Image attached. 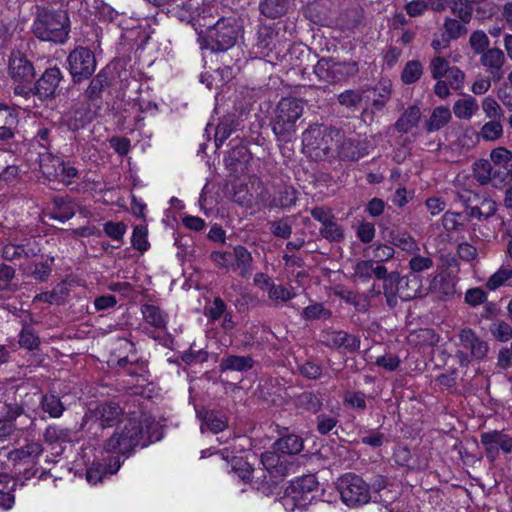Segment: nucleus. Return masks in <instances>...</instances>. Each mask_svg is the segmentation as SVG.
I'll return each instance as SVG.
<instances>
[{
    "label": "nucleus",
    "instance_id": "6e6d98bb",
    "mask_svg": "<svg viewBox=\"0 0 512 512\" xmlns=\"http://www.w3.org/2000/svg\"><path fill=\"white\" fill-rule=\"evenodd\" d=\"M279 452L267 451L261 455V462L269 471L282 472V461Z\"/></svg>",
    "mask_w": 512,
    "mask_h": 512
},
{
    "label": "nucleus",
    "instance_id": "4be33fe9",
    "mask_svg": "<svg viewBox=\"0 0 512 512\" xmlns=\"http://www.w3.org/2000/svg\"><path fill=\"white\" fill-rule=\"evenodd\" d=\"M479 110L477 100L473 96H465L458 99L453 105V113L456 118L470 120Z\"/></svg>",
    "mask_w": 512,
    "mask_h": 512
},
{
    "label": "nucleus",
    "instance_id": "a211bd4d",
    "mask_svg": "<svg viewBox=\"0 0 512 512\" xmlns=\"http://www.w3.org/2000/svg\"><path fill=\"white\" fill-rule=\"evenodd\" d=\"M430 290L439 298H451L456 293V281L446 272H440L434 275Z\"/></svg>",
    "mask_w": 512,
    "mask_h": 512
},
{
    "label": "nucleus",
    "instance_id": "7c9ffc66",
    "mask_svg": "<svg viewBox=\"0 0 512 512\" xmlns=\"http://www.w3.org/2000/svg\"><path fill=\"white\" fill-rule=\"evenodd\" d=\"M63 160L49 152L40 153L39 156V166L41 172L48 178L51 179V176H55L56 168H59L61 162Z\"/></svg>",
    "mask_w": 512,
    "mask_h": 512
},
{
    "label": "nucleus",
    "instance_id": "58836bf2",
    "mask_svg": "<svg viewBox=\"0 0 512 512\" xmlns=\"http://www.w3.org/2000/svg\"><path fill=\"white\" fill-rule=\"evenodd\" d=\"M422 73V64L417 60H412L405 65L401 78L405 84H412L421 77Z\"/></svg>",
    "mask_w": 512,
    "mask_h": 512
},
{
    "label": "nucleus",
    "instance_id": "4c0bfd02",
    "mask_svg": "<svg viewBox=\"0 0 512 512\" xmlns=\"http://www.w3.org/2000/svg\"><path fill=\"white\" fill-rule=\"evenodd\" d=\"M408 262V267L413 273H421L431 269L434 261L429 255H421L419 252L413 253Z\"/></svg>",
    "mask_w": 512,
    "mask_h": 512
},
{
    "label": "nucleus",
    "instance_id": "cd10ccee",
    "mask_svg": "<svg viewBox=\"0 0 512 512\" xmlns=\"http://www.w3.org/2000/svg\"><path fill=\"white\" fill-rule=\"evenodd\" d=\"M451 118L452 116L449 108L444 106L436 107L426 123L427 131L434 132L440 130L450 122Z\"/></svg>",
    "mask_w": 512,
    "mask_h": 512
},
{
    "label": "nucleus",
    "instance_id": "4d7b16f0",
    "mask_svg": "<svg viewBox=\"0 0 512 512\" xmlns=\"http://www.w3.org/2000/svg\"><path fill=\"white\" fill-rule=\"evenodd\" d=\"M234 251L224 252V251H214L210 255V259L212 262L220 269H225L226 271L232 270Z\"/></svg>",
    "mask_w": 512,
    "mask_h": 512
},
{
    "label": "nucleus",
    "instance_id": "c756f323",
    "mask_svg": "<svg viewBox=\"0 0 512 512\" xmlns=\"http://www.w3.org/2000/svg\"><path fill=\"white\" fill-rule=\"evenodd\" d=\"M253 366V359L250 356H228L221 361V368L224 370L246 371Z\"/></svg>",
    "mask_w": 512,
    "mask_h": 512
},
{
    "label": "nucleus",
    "instance_id": "603ef678",
    "mask_svg": "<svg viewBox=\"0 0 512 512\" xmlns=\"http://www.w3.org/2000/svg\"><path fill=\"white\" fill-rule=\"evenodd\" d=\"M147 235L148 230L146 226H136L132 234V246L141 252L148 250L150 245L147 240Z\"/></svg>",
    "mask_w": 512,
    "mask_h": 512
},
{
    "label": "nucleus",
    "instance_id": "2f4dec72",
    "mask_svg": "<svg viewBox=\"0 0 512 512\" xmlns=\"http://www.w3.org/2000/svg\"><path fill=\"white\" fill-rule=\"evenodd\" d=\"M443 28L445 31L446 37L451 40H457L461 38L462 36L466 35L468 32V29L466 27V24L463 22L455 19L446 17L443 23Z\"/></svg>",
    "mask_w": 512,
    "mask_h": 512
},
{
    "label": "nucleus",
    "instance_id": "69168bd1",
    "mask_svg": "<svg viewBox=\"0 0 512 512\" xmlns=\"http://www.w3.org/2000/svg\"><path fill=\"white\" fill-rule=\"evenodd\" d=\"M395 254V250L392 246L386 244H377L373 250L374 263L385 262L392 259Z\"/></svg>",
    "mask_w": 512,
    "mask_h": 512
},
{
    "label": "nucleus",
    "instance_id": "bf43d9fd",
    "mask_svg": "<svg viewBox=\"0 0 512 512\" xmlns=\"http://www.w3.org/2000/svg\"><path fill=\"white\" fill-rule=\"evenodd\" d=\"M43 451L42 445L38 442H31L14 451L15 458H37Z\"/></svg>",
    "mask_w": 512,
    "mask_h": 512
},
{
    "label": "nucleus",
    "instance_id": "49530a36",
    "mask_svg": "<svg viewBox=\"0 0 512 512\" xmlns=\"http://www.w3.org/2000/svg\"><path fill=\"white\" fill-rule=\"evenodd\" d=\"M512 277V271L506 268L498 269L492 274L486 282V287L491 290H497L505 285V283Z\"/></svg>",
    "mask_w": 512,
    "mask_h": 512
},
{
    "label": "nucleus",
    "instance_id": "393cba45",
    "mask_svg": "<svg viewBox=\"0 0 512 512\" xmlns=\"http://www.w3.org/2000/svg\"><path fill=\"white\" fill-rule=\"evenodd\" d=\"M274 449L281 455H296L303 449V440L297 435H287L275 442Z\"/></svg>",
    "mask_w": 512,
    "mask_h": 512
},
{
    "label": "nucleus",
    "instance_id": "052dcab7",
    "mask_svg": "<svg viewBox=\"0 0 512 512\" xmlns=\"http://www.w3.org/2000/svg\"><path fill=\"white\" fill-rule=\"evenodd\" d=\"M302 314L306 319H328L331 316V312L319 303L309 305Z\"/></svg>",
    "mask_w": 512,
    "mask_h": 512
},
{
    "label": "nucleus",
    "instance_id": "aec40b11",
    "mask_svg": "<svg viewBox=\"0 0 512 512\" xmlns=\"http://www.w3.org/2000/svg\"><path fill=\"white\" fill-rule=\"evenodd\" d=\"M388 241L405 252L411 254L420 252L416 240L408 232L399 230L389 231Z\"/></svg>",
    "mask_w": 512,
    "mask_h": 512
},
{
    "label": "nucleus",
    "instance_id": "0eeeda50",
    "mask_svg": "<svg viewBox=\"0 0 512 512\" xmlns=\"http://www.w3.org/2000/svg\"><path fill=\"white\" fill-rule=\"evenodd\" d=\"M358 71L359 68L356 61H340L332 57H323L314 66V73L318 79L327 83L345 81L355 76Z\"/></svg>",
    "mask_w": 512,
    "mask_h": 512
},
{
    "label": "nucleus",
    "instance_id": "ddd939ff",
    "mask_svg": "<svg viewBox=\"0 0 512 512\" xmlns=\"http://www.w3.org/2000/svg\"><path fill=\"white\" fill-rule=\"evenodd\" d=\"M9 75L15 81H29L34 76V67L24 54L12 52L9 59Z\"/></svg>",
    "mask_w": 512,
    "mask_h": 512
},
{
    "label": "nucleus",
    "instance_id": "b1692460",
    "mask_svg": "<svg viewBox=\"0 0 512 512\" xmlns=\"http://www.w3.org/2000/svg\"><path fill=\"white\" fill-rule=\"evenodd\" d=\"M141 312L145 322L152 327L156 329L166 328L168 317L158 306L144 304L141 308Z\"/></svg>",
    "mask_w": 512,
    "mask_h": 512
},
{
    "label": "nucleus",
    "instance_id": "ea45409f",
    "mask_svg": "<svg viewBox=\"0 0 512 512\" xmlns=\"http://www.w3.org/2000/svg\"><path fill=\"white\" fill-rule=\"evenodd\" d=\"M450 67L448 60L441 55H435L429 62V70L433 79H442Z\"/></svg>",
    "mask_w": 512,
    "mask_h": 512
},
{
    "label": "nucleus",
    "instance_id": "c85d7f7f",
    "mask_svg": "<svg viewBox=\"0 0 512 512\" xmlns=\"http://www.w3.org/2000/svg\"><path fill=\"white\" fill-rule=\"evenodd\" d=\"M340 153L344 158L358 160L368 154L367 147L357 139L349 138L343 142Z\"/></svg>",
    "mask_w": 512,
    "mask_h": 512
},
{
    "label": "nucleus",
    "instance_id": "a19ab883",
    "mask_svg": "<svg viewBox=\"0 0 512 512\" xmlns=\"http://www.w3.org/2000/svg\"><path fill=\"white\" fill-rule=\"evenodd\" d=\"M469 44L475 54L481 55L486 50L490 49V40L486 33L482 30L474 31L469 38Z\"/></svg>",
    "mask_w": 512,
    "mask_h": 512
},
{
    "label": "nucleus",
    "instance_id": "20e7f679",
    "mask_svg": "<svg viewBox=\"0 0 512 512\" xmlns=\"http://www.w3.org/2000/svg\"><path fill=\"white\" fill-rule=\"evenodd\" d=\"M35 36L44 41L63 43L69 33V18L65 11H43L33 24Z\"/></svg>",
    "mask_w": 512,
    "mask_h": 512
},
{
    "label": "nucleus",
    "instance_id": "39448f33",
    "mask_svg": "<svg viewBox=\"0 0 512 512\" xmlns=\"http://www.w3.org/2000/svg\"><path fill=\"white\" fill-rule=\"evenodd\" d=\"M122 409L115 403H101L94 408H89L85 413L81 429L94 437H99V432L108 427L118 425L123 419Z\"/></svg>",
    "mask_w": 512,
    "mask_h": 512
},
{
    "label": "nucleus",
    "instance_id": "5701e85b",
    "mask_svg": "<svg viewBox=\"0 0 512 512\" xmlns=\"http://www.w3.org/2000/svg\"><path fill=\"white\" fill-rule=\"evenodd\" d=\"M421 118V111L417 105L409 106L395 123L397 131L407 133L415 128Z\"/></svg>",
    "mask_w": 512,
    "mask_h": 512
},
{
    "label": "nucleus",
    "instance_id": "5fc2aeb1",
    "mask_svg": "<svg viewBox=\"0 0 512 512\" xmlns=\"http://www.w3.org/2000/svg\"><path fill=\"white\" fill-rule=\"evenodd\" d=\"M65 293H66L65 286L58 285L52 291H47V292L37 294L34 298V301H42V302H46L49 304H59L62 301L63 295Z\"/></svg>",
    "mask_w": 512,
    "mask_h": 512
},
{
    "label": "nucleus",
    "instance_id": "dca6fc26",
    "mask_svg": "<svg viewBox=\"0 0 512 512\" xmlns=\"http://www.w3.org/2000/svg\"><path fill=\"white\" fill-rule=\"evenodd\" d=\"M232 271L238 272L242 278H249L253 272L252 254L242 245L234 247Z\"/></svg>",
    "mask_w": 512,
    "mask_h": 512
},
{
    "label": "nucleus",
    "instance_id": "f257e3e1",
    "mask_svg": "<svg viewBox=\"0 0 512 512\" xmlns=\"http://www.w3.org/2000/svg\"><path fill=\"white\" fill-rule=\"evenodd\" d=\"M152 428L156 429L157 424L150 422L146 415L134 412L119 422L112 435L104 441L103 449L108 453L128 455L137 446L145 447L160 440L159 435L150 434Z\"/></svg>",
    "mask_w": 512,
    "mask_h": 512
},
{
    "label": "nucleus",
    "instance_id": "3c124183",
    "mask_svg": "<svg viewBox=\"0 0 512 512\" xmlns=\"http://www.w3.org/2000/svg\"><path fill=\"white\" fill-rule=\"evenodd\" d=\"M23 409L17 403L0 401V418L6 422L15 423V420L22 414Z\"/></svg>",
    "mask_w": 512,
    "mask_h": 512
},
{
    "label": "nucleus",
    "instance_id": "8fccbe9b",
    "mask_svg": "<svg viewBox=\"0 0 512 512\" xmlns=\"http://www.w3.org/2000/svg\"><path fill=\"white\" fill-rule=\"evenodd\" d=\"M482 110L490 120H501L503 111L499 103L492 97H485L482 101Z\"/></svg>",
    "mask_w": 512,
    "mask_h": 512
},
{
    "label": "nucleus",
    "instance_id": "774afa93",
    "mask_svg": "<svg viewBox=\"0 0 512 512\" xmlns=\"http://www.w3.org/2000/svg\"><path fill=\"white\" fill-rule=\"evenodd\" d=\"M104 231L113 240H121L126 232V226L122 222L109 221L104 224Z\"/></svg>",
    "mask_w": 512,
    "mask_h": 512
},
{
    "label": "nucleus",
    "instance_id": "680f3d73",
    "mask_svg": "<svg viewBox=\"0 0 512 512\" xmlns=\"http://www.w3.org/2000/svg\"><path fill=\"white\" fill-rule=\"evenodd\" d=\"M445 76L451 89L458 90L463 87L465 73L459 67L451 66Z\"/></svg>",
    "mask_w": 512,
    "mask_h": 512
},
{
    "label": "nucleus",
    "instance_id": "7ed1b4c3",
    "mask_svg": "<svg viewBox=\"0 0 512 512\" xmlns=\"http://www.w3.org/2000/svg\"><path fill=\"white\" fill-rule=\"evenodd\" d=\"M242 27L234 18H221L213 26L206 29L203 40V47L213 52H223L232 48L240 35Z\"/></svg>",
    "mask_w": 512,
    "mask_h": 512
},
{
    "label": "nucleus",
    "instance_id": "de8ad7c7",
    "mask_svg": "<svg viewBox=\"0 0 512 512\" xmlns=\"http://www.w3.org/2000/svg\"><path fill=\"white\" fill-rule=\"evenodd\" d=\"M491 160L495 166L509 170L508 166L512 161V152L505 147H498L491 151Z\"/></svg>",
    "mask_w": 512,
    "mask_h": 512
},
{
    "label": "nucleus",
    "instance_id": "412c9836",
    "mask_svg": "<svg viewBox=\"0 0 512 512\" xmlns=\"http://www.w3.org/2000/svg\"><path fill=\"white\" fill-rule=\"evenodd\" d=\"M321 342L331 348L355 346V339L343 331H325L321 334Z\"/></svg>",
    "mask_w": 512,
    "mask_h": 512
},
{
    "label": "nucleus",
    "instance_id": "13d9d810",
    "mask_svg": "<svg viewBox=\"0 0 512 512\" xmlns=\"http://www.w3.org/2000/svg\"><path fill=\"white\" fill-rule=\"evenodd\" d=\"M452 13L464 24H468L473 15V8L467 3L462 1H454L452 6Z\"/></svg>",
    "mask_w": 512,
    "mask_h": 512
},
{
    "label": "nucleus",
    "instance_id": "0e129e2a",
    "mask_svg": "<svg viewBox=\"0 0 512 512\" xmlns=\"http://www.w3.org/2000/svg\"><path fill=\"white\" fill-rule=\"evenodd\" d=\"M376 229L373 223L363 221L356 230V235L362 243H370L375 237Z\"/></svg>",
    "mask_w": 512,
    "mask_h": 512
},
{
    "label": "nucleus",
    "instance_id": "09e8293b",
    "mask_svg": "<svg viewBox=\"0 0 512 512\" xmlns=\"http://www.w3.org/2000/svg\"><path fill=\"white\" fill-rule=\"evenodd\" d=\"M295 294L283 285L270 284L268 289V297L275 303L287 302L292 299Z\"/></svg>",
    "mask_w": 512,
    "mask_h": 512
},
{
    "label": "nucleus",
    "instance_id": "79ce46f5",
    "mask_svg": "<svg viewBox=\"0 0 512 512\" xmlns=\"http://www.w3.org/2000/svg\"><path fill=\"white\" fill-rule=\"evenodd\" d=\"M299 407L308 411L317 412L322 407V400L310 391H305L297 397Z\"/></svg>",
    "mask_w": 512,
    "mask_h": 512
},
{
    "label": "nucleus",
    "instance_id": "423d86ee",
    "mask_svg": "<svg viewBox=\"0 0 512 512\" xmlns=\"http://www.w3.org/2000/svg\"><path fill=\"white\" fill-rule=\"evenodd\" d=\"M342 502L355 508L367 504L371 499L370 486L359 475L347 473L337 481Z\"/></svg>",
    "mask_w": 512,
    "mask_h": 512
},
{
    "label": "nucleus",
    "instance_id": "bb28decb",
    "mask_svg": "<svg viewBox=\"0 0 512 512\" xmlns=\"http://www.w3.org/2000/svg\"><path fill=\"white\" fill-rule=\"evenodd\" d=\"M119 459H115L113 464L103 466L100 463L93 464L86 472V479L91 484H97L107 473L114 474L120 469Z\"/></svg>",
    "mask_w": 512,
    "mask_h": 512
},
{
    "label": "nucleus",
    "instance_id": "9b49d317",
    "mask_svg": "<svg viewBox=\"0 0 512 512\" xmlns=\"http://www.w3.org/2000/svg\"><path fill=\"white\" fill-rule=\"evenodd\" d=\"M505 61L504 52L496 47L490 48L480 55V63L493 82H498L503 78Z\"/></svg>",
    "mask_w": 512,
    "mask_h": 512
},
{
    "label": "nucleus",
    "instance_id": "f3484780",
    "mask_svg": "<svg viewBox=\"0 0 512 512\" xmlns=\"http://www.w3.org/2000/svg\"><path fill=\"white\" fill-rule=\"evenodd\" d=\"M377 279H384L387 275V269L383 265H375L373 260H360L354 266V278L362 282L369 281L372 276Z\"/></svg>",
    "mask_w": 512,
    "mask_h": 512
},
{
    "label": "nucleus",
    "instance_id": "6e6552de",
    "mask_svg": "<svg viewBox=\"0 0 512 512\" xmlns=\"http://www.w3.org/2000/svg\"><path fill=\"white\" fill-rule=\"evenodd\" d=\"M318 482L314 475H305L293 481L283 497L285 509L303 508L315 498Z\"/></svg>",
    "mask_w": 512,
    "mask_h": 512
},
{
    "label": "nucleus",
    "instance_id": "1a4fd4ad",
    "mask_svg": "<svg viewBox=\"0 0 512 512\" xmlns=\"http://www.w3.org/2000/svg\"><path fill=\"white\" fill-rule=\"evenodd\" d=\"M67 62L74 82L90 78L96 70L95 55L85 47H77L71 51Z\"/></svg>",
    "mask_w": 512,
    "mask_h": 512
},
{
    "label": "nucleus",
    "instance_id": "f8f14e48",
    "mask_svg": "<svg viewBox=\"0 0 512 512\" xmlns=\"http://www.w3.org/2000/svg\"><path fill=\"white\" fill-rule=\"evenodd\" d=\"M61 79L62 73L59 68L47 69L35 84V94L41 99L54 96Z\"/></svg>",
    "mask_w": 512,
    "mask_h": 512
},
{
    "label": "nucleus",
    "instance_id": "c9c22d12",
    "mask_svg": "<svg viewBox=\"0 0 512 512\" xmlns=\"http://www.w3.org/2000/svg\"><path fill=\"white\" fill-rule=\"evenodd\" d=\"M489 330L498 341L507 342L512 339V326L504 320L494 321L491 323Z\"/></svg>",
    "mask_w": 512,
    "mask_h": 512
},
{
    "label": "nucleus",
    "instance_id": "9d476101",
    "mask_svg": "<svg viewBox=\"0 0 512 512\" xmlns=\"http://www.w3.org/2000/svg\"><path fill=\"white\" fill-rule=\"evenodd\" d=\"M481 443L490 461L496 459L500 450L504 453H510L512 451V438L500 431L483 433L481 435Z\"/></svg>",
    "mask_w": 512,
    "mask_h": 512
},
{
    "label": "nucleus",
    "instance_id": "e2e57ef3",
    "mask_svg": "<svg viewBox=\"0 0 512 512\" xmlns=\"http://www.w3.org/2000/svg\"><path fill=\"white\" fill-rule=\"evenodd\" d=\"M297 195L296 191L292 187H285L279 192L278 198L274 200L275 206L282 208L291 207L296 203Z\"/></svg>",
    "mask_w": 512,
    "mask_h": 512
},
{
    "label": "nucleus",
    "instance_id": "473e14b6",
    "mask_svg": "<svg viewBox=\"0 0 512 512\" xmlns=\"http://www.w3.org/2000/svg\"><path fill=\"white\" fill-rule=\"evenodd\" d=\"M497 211L496 203L491 199H484L480 206H473L469 210V216L479 221H484L493 216Z\"/></svg>",
    "mask_w": 512,
    "mask_h": 512
},
{
    "label": "nucleus",
    "instance_id": "2eb2a0df",
    "mask_svg": "<svg viewBox=\"0 0 512 512\" xmlns=\"http://www.w3.org/2000/svg\"><path fill=\"white\" fill-rule=\"evenodd\" d=\"M278 35L279 32L271 27L260 28L257 33V42L254 45L255 54L268 56L273 50H276L280 44Z\"/></svg>",
    "mask_w": 512,
    "mask_h": 512
},
{
    "label": "nucleus",
    "instance_id": "a878e982",
    "mask_svg": "<svg viewBox=\"0 0 512 512\" xmlns=\"http://www.w3.org/2000/svg\"><path fill=\"white\" fill-rule=\"evenodd\" d=\"M199 416L202 419L201 429L207 428L213 433L223 431L227 426V421L224 416L219 415L213 410L200 412Z\"/></svg>",
    "mask_w": 512,
    "mask_h": 512
},
{
    "label": "nucleus",
    "instance_id": "f03ea898",
    "mask_svg": "<svg viewBox=\"0 0 512 512\" xmlns=\"http://www.w3.org/2000/svg\"><path fill=\"white\" fill-rule=\"evenodd\" d=\"M304 113V103L296 98L281 99L273 110L270 126L278 141L288 142L295 135Z\"/></svg>",
    "mask_w": 512,
    "mask_h": 512
},
{
    "label": "nucleus",
    "instance_id": "e433bc0d",
    "mask_svg": "<svg viewBox=\"0 0 512 512\" xmlns=\"http://www.w3.org/2000/svg\"><path fill=\"white\" fill-rule=\"evenodd\" d=\"M42 409L53 418L60 417L64 412V406L60 399L55 395H45L42 397Z\"/></svg>",
    "mask_w": 512,
    "mask_h": 512
},
{
    "label": "nucleus",
    "instance_id": "864d4df0",
    "mask_svg": "<svg viewBox=\"0 0 512 512\" xmlns=\"http://www.w3.org/2000/svg\"><path fill=\"white\" fill-rule=\"evenodd\" d=\"M56 174L55 176H51V181L56 180L59 181L65 185H68L71 183L72 179L76 177L77 170L73 166H70L69 163H66L64 161L61 162V165H59V168H56Z\"/></svg>",
    "mask_w": 512,
    "mask_h": 512
},
{
    "label": "nucleus",
    "instance_id": "c03bdc74",
    "mask_svg": "<svg viewBox=\"0 0 512 512\" xmlns=\"http://www.w3.org/2000/svg\"><path fill=\"white\" fill-rule=\"evenodd\" d=\"M262 14L276 18L285 11V0H263L260 4Z\"/></svg>",
    "mask_w": 512,
    "mask_h": 512
},
{
    "label": "nucleus",
    "instance_id": "72a5a7b5",
    "mask_svg": "<svg viewBox=\"0 0 512 512\" xmlns=\"http://www.w3.org/2000/svg\"><path fill=\"white\" fill-rule=\"evenodd\" d=\"M44 441L49 444L71 441V432L57 426H48L44 432Z\"/></svg>",
    "mask_w": 512,
    "mask_h": 512
},
{
    "label": "nucleus",
    "instance_id": "f704fd0d",
    "mask_svg": "<svg viewBox=\"0 0 512 512\" xmlns=\"http://www.w3.org/2000/svg\"><path fill=\"white\" fill-rule=\"evenodd\" d=\"M503 135V126L501 120H490L486 122L481 130L480 136L485 141H496Z\"/></svg>",
    "mask_w": 512,
    "mask_h": 512
},
{
    "label": "nucleus",
    "instance_id": "338daca9",
    "mask_svg": "<svg viewBox=\"0 0 512 512\" xmlns=\"http://www.w3.org/2000/svg\"><path fill=\"white\" fill-rule=\"evenodd\" d=\"M361 99V93L355 90H346L338 96L339 103L348 108L357 106Z\"/></svg>",
    "mask_w": 512,
    "mask_h": 512
},
{
    "label": "nucleus",
    "instance_id": "a18cd8bd",
    "mask_svg": "<svg viewBox=\"0 0 512 512\" xmlns=\"http://www.w3.org/2000/svg\"><path fill=\"white\" fill-rule=\"evenodd\" d=\"M321 235L329 240L339 242L344 238V230L335 221V218L323 225L320 229Z\"/></svg>",
    "mask_w": 512,
    "mask_h": 512
},
{
    "label": "nucleus",
    "instance_id": "6ab92c4d",
    "mask_svg": "<svg viewBox=\"0 0 512 512\" xmlns=\"http://www.w3.org/2000/svg\"><path fill=\"white\" fill-rule=\"evenodd\" d=\"M38 252L37 247L30 241L25 244L8 243L1 250L2 257L7 261H14L22 257H34Z\"/></svg>",
    "mask_w": 512,
    "mask_h": 512
},
{
    "label": "nucleus",
    "instance_id": "37998d69",
    "mask_svg": "<svg viewBox=\"0 0 512 512\" xmlns=\"http://www.w3.org/2000/svg\"><path fill=\"white\" fill-rule=\"evenodd\" d=\"M474 176L477 181L485 185L492 181V165L488 160H479L474 163Z\"/></svg>",
    "mask_w": 512,
    "mask_h": 512
},
{
    "label": "nucleus",
    "instance_id": "4468645a",
    "mask_svg": "<svg viewBox=\"0 0 512 512\" xmlns=\"http://www.w3.org/2000/svg\"><path fill=\"white\" fill-rule=\"evenodd\" d=\"M461 345L470 350L471 356L477 360L483 359L488 353V344L480 339L472 329L465 328L459 334Z\"/></svg>",
    "mask_w": 512,
    "mask_h": 512
}]
</instances>
